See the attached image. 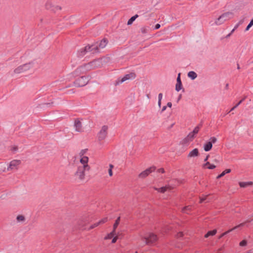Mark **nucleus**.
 Masks as SVG:
<instances>
[{
  "mask_svg": "<svg viewBox=\"0 0 253 253\" xmlns=\"http://www.w3.org/2000/svg\"><path fill=\"white\" fill-rule=\"evenodd\" d=\"M158 106L160 107H161V100H158Z\"/></svg>",
  "mask_w": 253,
  "mask_h": 253,
  "instance_id": "obj_56",
  "label": "nucleus"
},
{
  "mask_svg": "<svg viewBox=\"0 0 253 253\" xmlns=\"http://www.w3.org/2000/svg\"><path fill=\"white\" fill-rule=\"evenodd\" d=\"M81 157L82 158L80 159V162L83 165V166L88 165L87 163L88 161V158L86 156H83Z\"/></svg>",
  "mask_w": 253,
  "mask_h": 253,
  "instance_id": "obj_20",
  "label": "nucleus"
},
{
  "mask_svg": "<svg viewBox=\"0 0 253 253\" xmlns=\"http://www.w3.org/2000/svg\"><path fill=\"white\" fill-rule=\"evenodd\" d=\"M108 126H102L101 130L98 133V138L99 141L104 140L107 135Z\"/></svg>",
  "mask_w": 253,
  "mask_h": 253,
  "instance_id": "obj_7",
  "label": "nucleus"
},
{
  "mask_svg": "<svg viewBox=\"0 0 253 253\" xmlns=\"http://www.w3.org/2000/svg\"><path fill=\"white\" fill-rule=\"evenodd\" d=\"M18 149V147L17 146L12 147L11 149V150L13 152L16 151Z\"/></svg>",
  "mask_w": 253,
  "mask_h": 253,
  "instance_id": "obj_44",
  "label": "nucleus"
},
{
  "mask_svg": "<svg viewBox=\"0 0 253 253\" xmlns=\"http://www.w3.org/2000/svg\"><path fill=\"white\" fill-rule=\"evenodd\" d=\"M239 26H240V25H239L238 23H237V24L235 26V27H234V29H236L237 28H238V27Z\"/></svg>",
  "mask_w": 253,
  "mask_h": 253,
  "instance_id": "obj_55",
  "label": "nucleus"
},
{
  "mask_svg": "<svg viewBox=\"0 0 253 253\" xmlns=\"http://www.w3.org/2000/svg\"><path fill=\"white\" fill-rule=\"evenodd\" d=\"M74 127L76 131L78 132L83 131L82 124L79 118L76 119L74 121Z\"/></svg>",
  "mask_w": 253,
  "mask_h": 253,
  "instance_id": "obj_11",
  "label": "nucleus"
},
{
  "mask_svg": "<svg viewBox=\"0 0 253 253\" xmlns=\"http://www.w3.org/2000/svg\"><path fill=\"white\" fill-rule=\"evenodd\" d=\"M99 224L98 223V222L92 224V225H91L89 228V229H93L94 228H95V227H97L98 225H99Z\"/></svg>",
  "mask_w": 253,
  "mask_h": 253,
  "instance_id": "obj_39",
  "label": "nucleus"
},
{
  "mask_svg": "<svg viewBox=\"0 0 253 253\" xmlns=\"http://www.w3.org/2000/svg\"><path fill=\"white\" fill-rule=\"evenodd\" d=\"M96 62V61H93L92 62H90V63H89L87 64H84L83 66H81L79 67L74 71V74L76 75H78L79 74L84 73V72H85L86 71V70H87L86 68L88 66H92L93 65V64L95 63Z\"/></svg>",
  "mask_w": 253,
  "mask_h": 253,
  "instance_id": "obj_6",
  "label": "nucleus"
},
{
  "mask_svg": "<svg viewBox=\"0 0 253 253\" xmlns=\"http://www.w3.org/2000/svg\"><path fill=\"white\" fill-rule=\"evenodd\" d=\"M109 167H110V169H112V168L114 167L113 165H112V164H110L109 165Z\"/></svg>",
  "mask_w": 253,
  "mask_h": 253,
  "instance_id": "obj_59",
  "label": "nucleus"
},
{
  "mask_svg": "<svg viewBox=\"0 0 253 253\" xmlns=\"http://www.w3.org/2000/svg\"><path fill=\"white\" fill-rule=\"evenodd\" d=\"M183 233H182V232H179V233H178L177 234V237L178 238H182V237H183Z\"/></svg>",
  "mask_w": 253,
  "mask_h": 253,
  "instance_id": "obj_42",
  "label": "nucleus"
},
{
  "mask_svg": "<svg viewBox=\"0 0 253 253\" xmlns=\"http://www.w3.org/2000/svg\"><path fill=\"white\" fill-rule=\"evenodd\" d=\"M85 47L86 48H88L87 49L88 52H91L92 53L99 52L98 46L96 45L95 42L91 44H88Z\"/></svg>",
  "mask_w": 253,
  "mask_h": 253,
  "instance_id": "obj_9",
  "label": "nucleus"
},
{
  "mask_svg": "<svg viewBox=\"0 0 253 253\" xmlns=\"http://www.w3.org/2000/svg\"><path fill=\"white\" fill-rule=\"evenodd\" d=\"M195 135L192 132L189 133L187 137L182 140V143L184 144L191 141L194 139Z\"/></svg>",
  "mask_w": 253,
  "mask_h": 253,
  "instance_id": "obj_17",
  "label": "nucleus"
},
{
  "mask_svg": "<svg viewBox=\"0 0 253 253\" xmlns=\"http://www.w3.org/2000/svg\"><path fill=\"white\" fill-rule=\"evenodd\" d=\"M206 199H207V198H206V197H205V198H201V199H200V202L201 203H202V202H203L204 201L206 200Z\"/></svg>",
  "mask_w": 253,
  "mask_h": 253,
  "instance_id": "obj_50",
  "label": "nucleus"
},
{
  "mask_svg": "<svg viewBox=\"0 0 253 253\" xmlns=\"http://www.w3.org/2000/svg\"><path fill=\"white\" fill-rule=\"evenodd\" d=\"M191 210V206H188L183 208L182 211L183 212L188 213V211Z\"/></svg>",
  "mask_w": 253,
  "mask_h": 253,
  "instance_id": "obj_28",
  "label": "nucleus"
},
{
  "mask_svg": "<svg viewBox=\"0 0 253 253\" xmlns=\"http://www.w3.org/2000/svg\"><path fill=\"white\" fill-rule=\"evenodd\" d=\"M90 80L89 76H83L77 78L74 82L75 86L79 87L85 85Z\"/></svg>",
  "mask_w": 253,
  "mask_h": 253,
  "instance_id": "obj_2",
  "label": "nucleus"
},
{
  "mask_svg": "<svg viewBox=\"0 0 253 253\" xmlns=\"http://www.w3.org/2000/svg\"><path fill=\"white\" fill-rule=\"evenodd\" d=\"M247 244V242L244 240H242L240 243V246H245Z\"/></svg>",
  "mask_w": 253,
  "mask_h": 253,
  "instance_id": "obj_38",
  "label": "nucleus"
},
{
  "mask_svg": "<svg viewBox=\"0 0 253 253\" xmlns=\"http://www.w3.org/2000/svg\"><path fill=\"white\" fill-rule=\"evenodd\" d=\"M202 126H203V124H202V123L201 122L196 127H195V128L193 130L192 132L195 134L198 133L200 128Z\"/></svg>",
  "mask_w": 253,
  "mask_h": 253,
  "instance_id": "obj_26",
  "label": "nucleus"
},
{
  "mask_svg": "<svg viewBox=\"0 0 253 253\" xmlns=\"http://www.w3.org/2000/svg\"><path fill=\"white\" fill-rule=\"evenodd\" d=\"M87 149H83V150H82L80 151V153H79V155H80V157H83V156H84V154H85V153H86V152H87Z\"/></svg>",
  "mask_w": 253,
  "mask_h": 253,
  "instance_id": "obj_35",
  "label": "nucleus"
},
{
  "mask_svg": "<svg viewBox=\"0 0 253 253\" xmlns=\"http://www.w3.org/2000/svg\"><path fill=\"white\" fill-rule=\"evenodd\" d=\"M233 13L232 12H226L221 14L215 21L216 25H221L225 21L228 20L233 17Z\"/></svg>",
  "mask_w": 253,
  "mask_h": 253,
  "instance_id": "obj_1",
  "label": "nucleus"
},
{
  "mask_svg": "<svg viewBox=\"0 0 253 253\" xmlns=\"http://www.w3.org/2000/svg\"><path fill=\"white\" fill-rule=\"evenodd\" d=\"M108 172H109V174L110 176H112L113 175V172H112V170L111 169H109V170H108Z\"/></svg>",
  "mask_w": 253,
  "mask_h": 253,
  "instance_id": "obj_49",
  "label": "nucleus"
},
{
  "mask_svg": "<svg viewBox=\"0 0 253 253\" xmlns=\"http://www.w3.org/2000/svg\"><path fill=\"white\" fill-rule=\"evenodd\" d=\"M236 29H234V28L231 31V32H230V33H231V34L234 32V31Z\"/></svg>",
  "mask_w": 253,
  "mask_h": 253,
  "instance_id": "obj_63",
  "label": "nucleus"
},
{
  "mask_svg": "<svg viewBox=\"0 0 253 253\" xmlns=\"http://www.w3.org/2000/svg\"><path fill=\"white\" fill-rule=\"evenodd\" d=\"M212 147V144L211 142H207L204 145V149L206 152L210 151Z\"/></svg>",
  "mask_w": 253,
  "mask_h": 253,
  "instance_id": "obj_19",
  "label": "nucleus"
},
{
  "mask_svg": "<svg viewBox=\"0 0 253 253\" xmlns=\"http://www.w3.org/2000/svg\"><path fill=\"white\" fill-rule=\"evenodd\" d=\"M187 75L188 77L191 78L192 80L195 79L197 77V74L194 71L189 72Z\"/></svg>",
  "mask_w": 253,
  "mask_h": 253,
  "instance_id": "obj_23",
  "label": "nucleus"
},
{
  "mask_svg": "<svg viewBox=\"0 0 253 253\" xmlns=\"http://www.w3.org/2000/svg\"><path fill=\"white\" fill-rule=\"evenodd\" d=\"M135 74L134 73H131L128 74L126 75L123 78L121 79L120 81H119L117 83V84H122V83L124 82L125 81L129 80L131 78H135Z\"/></svg>",
  "mask_w": 253,
  "mask_h": 253,
  "instance_id": "obj_14",
  "label": "nucleus"
},
{
  "mask_svg": "<svg viewBox=\"0 0 253 253\" xmlns=\"http://www.w3.org/2000/svg\"><path fill=\"white\" fill-rule=\"evenodd\" d=\"M167 106H168V107H169V108H171V106H172V103H171V102H168V103H167Z\"/></svg>",
  "mask_w": 253,
  "mask_h": 253,
  "instance_id": "obj_51",
  "label": "nucleus"
},
{
  "mask_svg": "<svg viewBox=\"0 0 253 253\" xmlns=\"http://www.w3.org/2000/svg\"><path fill=\"white\" fill-rule=\"evenodd\" d=\"M158 239L157 236L153 233H149L143 238V241L147 245H151L155 243Z\"/></svg>",
  "mask_w": 253,
  "mask_h": 253,
  "instance_id": "obj_5",
  "label": "nucleus"
},
{
  "mask_svg": "<svg viewBox=\"0 0 253 253\" xmlns=\"http://www.w3.org/2000/svg\"><path fill=\"white\" fill-rule=\"evenodd\" d=\"M216 167V166L214 165H211L210 164L209 166L207 167V169H215Z\"/></svg>",
  "mask_w": 253,
  "mask_h": 253,
  "instance_id": "obj_41",
  "label": "nucleus"
},
{
  "mask_svg": "<svg viewBox=\"0 0 253 253\" xmlns=\"http://www.w3.org/2000/svg\"><path fill=\"white\" fill-rule=\"evenodd\" d=\"M150 28L149 27L144 26L141 28L140 30L142 34H145L148 33Z\"/></svg>",
  "mask_w": 253,
  "mask_h": 253,
  "instance_id": "obj_27",
  "label": "nucleus"
},
{
  "mask_svg": "<svg viewBox=\"0 0 253 253\" xmlns=\"http://www.w3.org/2000/svg\"><path fill=\"white\" fill-rule=\"evenodd\" d=\"M160 27H161L160 24H157L155 26V27H154V30H157V29H159L160 28Z\"/></svg>",
  "mask_w": 253,
  "mask_h": 253,
  "instance_id": "obj_45",
  "label": "nucleus"
},
{
  "mask_svg": "<svg viewBox=\"0 0 253 253\" xmlns=\"http://www.w3.org/2000/svg\"><path fill=\"white\" fill-rule=\"evenodd\" d=\"M210 162H207V163H205V164H204L203 165V168H207L208 166H210Z\"/></svg>",
  "mask_w": 253,
  "mask_h": 253,
  "instance_id": "obj_46",
  "label": "nucleus"
},
{
  "mask_svg": "<svg viewBox=\"0 0 253 253\" xmlns=\"http://www.w3.org/2000/svg\"><path fill=\"white\" fill-rule=\"evenodd\" d=\"M118 239V238L117 237H115L113 238L112 240V243H115L116 242L117 240Z\"/></svg>",
  "mask_w": 253,
  "mask_h": 253,
  "instance_id": "obj_48",
  "label": "nucleus"
},
{
  "mask_svg": "<svg viewBox=\"0 0 253 253\" xmlns=\"http://www.w3.org/2000/svg\"><path fill=\"white\" fill-rule=\"evenodd\" d=\"M246 222H243V223H242L240 224H239L237 226H235L234 227H233V228L231 229H229L228 230V231L223 233L222 234H221L218 237V239H221V238H222L223 236L226 235L227 234H228V233H230L231 231L236 229H238L239 228H240V227H243L245 224H246Z\"/></svg>",
  "mask_w": 253,
  "mask_h": 253,
  "instance_id": "obj_10",
  "label": "nucleus"
},
{
  "mask_svg": "<svg viewBox=\"0 0 253 253\" xmlns=\"http://www.w3.org/2000/svg\"><path fill=\"white\" fill-rule=\"evenodd\" d=\"M87 49V48L85 46L84 47L79 50L77 52L78 57L79 58L83 57L87 52H88Z\"/></svg>",
  "mask_w": 253,
  "mask_h": 253,
  "instance_id": "obj_15",
  "label": "nucleus"
},
{
  "mask_svg": "<svg viewBox=\"0 0 253 253\" xmlns=\"http://www.w3.org/2000/svg\"><path fill=\"white\" fill-rule=\"evenodd\" d=\"M168 188V187L165 186V187H162L159 188H157V189H156V190L160 193H164L167 191Z\"/></svg>",
  "mask_w": 253,
  "mask_h": 253,
  "instance_id": "obj_30",
  "label": "nucleus"
},
{
  "mask_svg": "<svg viewBox=\"0 0 253 253\" xmlns=\"http://www.w3.org/2000/svg\"><path fill=\"white\" fill-rule=\"evenodd\" d=\"M180 75H181L180 73H179L178 74V76H177V79H176V82H177L176 83H182L181 81V79H180Z\"/></svg>",
  "mask_w": 253,
  "mask_h": 253,
  "instance_id": "obj_40",
  "label": "nucleus"
},
{
  "mask_svg": "<svg viewBox=\"0 0 253 253\" xmlns=\"http://www.w3.org/2000/svg\"><path fill=\"white\" fill-rule=\"evenodd\" d=\"M157 171H158V172L163 173L165 172V170L163 168H160L158 169Z\"/></svg>",
  "mask_w": 253,
  "mask_h": 253,
  "instance_id": "obj_43",
  "label": "nucleus"
},
{
  "mask_svg": "<svg viewBox=\"0 0 253 253\" xmlns=\"http://www.w3.org/2000/svg\"><path fill=\"white\" fill-rule=\"evenodd\" d=\"M16 219L18 221H24L25 220V218L22 215H19L17 216Z\"/></svg>",
  "mask_w": 253,
  "mask_h": 253,
  "instance_id": "obj_33",
  "label": "nucleus"
},
{
  "mask_svg": "<svg viewBox=\"0 0 253 253\" xmlns=\"http://www.w3.org/2000/svg\"><path fill=\"white\" fill-rule=\"evenodd\" d=\"M115 231L113 230V231L108 235L107 237H106L105 238V239H111L113 237H114V236L115 235Z\"/></svg>",
  "mask_w": 253,
  "mask_h": 253,
  "instance_id": "obj_32",
  "label": "nucleus"
},
{
  "mask_svg": "<svg viewBox=\"0 0 253 253\" xmlns=\"http://www.w3.org/2000/svg\"><path fill=\"white\" fill-rule=\"evenodd\" d=\"M167 106H164L162 108V109L161 110V112H164L165 110H166V108H167Z\"/></svg>",
  "mask_w": 253,
  "mask_h": 253,
  "instance_id": "obj_52",
  "label": "nucleus"
},
{
  "mask_svg": "<svg viewBox=\"0 0 253 253\" xmlns=\"http://www.w3.org/2000/svg\"><path fill=\"white\" fill-rule=\"evenodd\" d=\"M90 167L88 165L85 166H79L78 169L75 173V175L79 177L81 180H83L84 178V172L85 170H89Z\"/></svg>",
  "mask_w": 253,
  "mask_h": 253,
  "instance_id": "obj_3",
  "label": "nucleus"
},
{
  "mask_svg": "<svg viewBox=\"0 0 253 253\" xmlns=\"http://www.w3.org/2000/svg\"><path fill=\"white\" fill-rule=\"evenodd\" d=\"M230 172H231V169H226L225 170L222 171L220 174H219L217 176V178L219 179V178L222 177V176H223L226 173H230Z\"/></svg>",
  "mask_w": 253,
  "mask_h": 253,
  "instance_id": "obj_25",
  "label": "nucleus"
},
{
  "mask_svg": "<svg viewBox=\"0 0 253 253\" xmlns=\"http://www.w3.org/2000/svg\"><path fill=\"white\" fill-rule=\"evenodd\" d=\"M21 163L20 160H13L12 161L9 165L8 167L7 168V170H11L14 169H17V167Z\"/></svg>",
  "mask_w": 253,
  "mask_h": 253,
  "instance_id": "obj_12",
  "label": "nucleus"
},
{
  "mask_svg": "<svg viewBox=\"0 0 253 253\" xmlns=\"http://www.w3.org/2000/svg\"><path fill=\"white\" fill-rule=\"evenodd\" d=\"M253 25V19H252L250 22L249 23V24H248V25L247 26V27H246V29H245V31H248L250 28Z\"/></svg>",
  "mask_w": 253,
  "mask_h": 253,
  "instance_id": "obj_34",
  "label": "nucleus"
},
{
  "mask_svg": "<svg viewBox=\"0 0 253 253\" xmlns=\"http://www.w3.org/2000/svg\"><path fill=\"white\" fill-rule=\"evenodd\" d=\"M156 169V167L154 166L151 167L141 172L139 174V177L144 178L147 176L150 173L154 171Z\"/></svg>",
  "mask_w": 253,
  "mask_h": 253,
  "instance_id": "obj_8",
  "label": "nucleus"
},
{
  "mask_svg": "<svg viewBox=\"0 0 253 253\" xmlns=\"http://www.w3.org/2000/svg\"><path fill=\"white\" fill-rule=\"evenodd\" d=\"M182 88V83H176L175 85V90L177 91H180Z\"/></svg>",
  "mask_w": 253,
  "mask_h": 253,
  "instance_id": "obj_31",
  "label": "nucleus"
},
{
  "mask_svg": "<svg viewBox=\"0 0 253 253\" xmlns=\"http://www.w3.org/2000/svg\"><path fill=\"white\" fill-rule=\"evenodd\" d=\"M120 221V217H118L115 221V223L113 225V230H116V229L117 228L118 225L119 224Z\"/></svg>",
  "mask_w": 253,
  "mask_h": 253,
  "instance_id": "obj_29",
  "label": "nucleus"
},
{
  "mask_svg": "<svg viewBox=\"0 0 253 253\" xmlns=\"http://www.w3.org/2000/svg\"><path fill=\"white\" fill-rule=\"evenodd\" d=\"M239 185L241 187L245 188L248 186H251L253 185V182L252 181L248 182H239Z\"/></svg>",
  "mask_w": 253,
  "mask_h": 253,
  "instance_id": "obj_18",
  "label": "nucleus"
},
{
  "mask_svg": "<svg viewBox=\"0 0 253 253\" xmlns=\"http://www.w3.org/2000/svg\"><path fill=\"white\" fill-rule=\"evenodd\" d=\"M163 97V94L162 93H160L158 95V100H162Z\"/></svg>",
  "mask_w": 253,
  "mask_h": 253,
  "instance_id": "obj_47",
  "label": "nucleus"
},
{
  "mask_svg": "<svg viewBox=\"0 0 253 253\" xmlns=\"http://www.w3.org/2000/svg\"><path fill=\"white\" fill-rule=\"evenodd\" d=\"M96 45L98 46V51L99 52V48H103L108 43V40L106 39H103L100 42H95Z\"/></svg>",
  "mask_w": 253,
  "mask_h": 253,
  "instance_id": "obj_13",
  "label": "nucleus"
},
{
  "mask_svg": "<svg viewBox=\"0 0 253 253\" xmlns=\"http://www.w3.org/2000/svg\"><path fill=\"white\" fill-rule=\"evenodd\" d=\"M199 155V150L198 148H195L191 151H190L188 155V158L195 157H198Z\"/></svg>",
  "mask_w": 253,
  "mask_h": 253,
  "instance_id": "obj_16",
  "label": "nucleus"
},
{
  "mask_svg": "<svg viewBox=\"0 0 253 253\" xmlns=\"http://www.w3.org/2000/svg\"><path fill=\"white\" fill-rule=\"evenodd\" d=\"M138 17L137 14H135V15L132 16L127 21V24L128 25H130L132 24L133 21Z\"/></svg>",
  "mask_w": 253,
  "mask_h": 253,
  "instance_id": "obj_24",
  "label": "nucleus"
},
{
  "mask_svg": "<svg viewBox=\"0 0 253 253\" xmlns=\"http://www.w3.org/2000/svg\"><path fill=\"white\" fill-rule=\"evenodd\" d=\"M217 141V139L215 137H211L210 139L209 142H211V144L215 143Z\"/></svg>",
  "mask_w": 253,
  "mask_h": 253,
  "instance_id": "obj_36",
  "label": "nucleus"
},
{
  "mask_svg": "<svg viewBox=\"0 0 253 253\" xmlns=\"http://www.w3.org/2000/svg\"><path fill=\"white\" fill-rule=\"evenodd\" d=\"M32 67V63L29 62L18 66L14 69V73L20 74L29 70Z\"/></svg>",
  "mask_w": 253,
  "mask_h": 253,
  "instance_id": "obj_4",
  "label": "nucleus"
},
{
  "mask_svg": "<svg viewBox=\"0 0 253 253\" xmlns=\"http://www.w3.org/2000/svg\"><path fill=\"white\" fill-rule=\"evenodd\" d=\"M228 86H229V84H226V85H225V88L226 89H227L228 88Z\"/></svg>",
  "mask_w": 253,
  "mask_h": 253,
  "instance_id": "obj_60",
  "label": "nucleus"
},
{
  "mask_svg": "<svg viewBox=\"0 0 253 253\" xmlns=\"http://www.w3.org/2000/svg\"><path fill=\"white\" fill-rule=\"evenodd\" d=\"M173 126V124H172V125H171V126H170V127H172V126Z\"/></svg>",
  "mask_w": 253,
  "mask_h": 253,
  "instance_id": "obj_64",
  "label": "nucleus"
},
{
  "mask_svg": "<svg viewBox=\"0 0 253 253\" xmlns=\"http://www.w3.org/2000/svg\"><path fill=\"white\" fill-rule=\"evenodd\" d=\"M181 94H180V95H179L178 97V99H177V102H178V101H179V100L181 99Z\"/></svg>",
  "mask_w": 253,
  "mask_h": 253,
  "instance_id": "obj_57",
  "label": "nucleus"
},
{
  "mask_svg": "<svg viewBox=\"0 0 253 253\" xmlns=\"http://www.w3.org/2000/svg\"><path fill=\"white\" fill-rule=\"evenodd\" d=\"M107 217H105V218H104L103 219L100 220L99 221H98V223L99 224H103L105 222H106L107 221Z\"/></svg>",
  "mask_w": 253,
  "mask_h": 253,
  "instance_id": "obj_37",
  "label": "nucleus"
},
{
  "mask_svg": "<svg viewBox=\"0 0 253 253\" xmlns=\"http://www.w3.org/2000/svg\"><path fill=\"white\" fill-rule=\"evenodd\" d=\"M243 22H244V19H242V20H240L238 23L240 25L242 24L243 23Z\"/></svg>",
  "mask_w": 253,
  "mask_h": 253,
  "instance_id": "obj_53",
  "label": "nucleus"
},
{
  "mask_svg": "<svg viewBox=\"0 0 253 253\" xmlns=\"http://www.w3.org/2000/svg\"><path fill=\"white\" fill-rule=\"evenodd\" d=\"M231 35H232V34H231V33H230L229 34H228L226 36V38H229V37H230V36H231Z\"/></svg>",
  "mask_w": 253,
  "mask_h": 253,
  "instance_id": "obj_58",
  "label": "nucleus"
},
{
  "mask_svg": "<svg viewBox=\"0 0 253 253\" xmlns=\"http://www.w3.org/2000/svg\"><path fill=\"white\" fill-rule=\"evenodd\" d=\"M217 231L216 229H213L212 230L209 231L205 235V238H208L210 236H213L215 235Z\"/></svg>",
  "mask_w": 253,
  "mask_h": 253,
  "instance_id": "obj_21",
  "label": "nucleus"
},
{
  "mask_svg": "<svg viewBox=\"0 0 253 253\" xmlns=\"http://www.w3.org/2000/svg\"><path fill=\"white\" fill-rule=\"evenodd\" d=\"M237 69H240V65H239V64H237Z\"/></svg>",
  "mask_w": 253,
  "mask_h": 253,
  "instance_id": "obj_62",
  "label": "nucleus"
},
{
  "mask_svg": "<svg viewBox=\"0 0 253 253\" xmlns=\"http://www.w3.org/2000/svg\"><path fill=\"white\" fill-rule=\"evenodd\" d=\"M247 98V96H244L238 103H237L234 107H233L231 110L228 112L230 113V112L235 110L239 105H240Z\"/></svg>",
  "mask_w": 253,
  "mask_h": 253,
  "instance_id": "obj_22",
  "label": "nucleus"
},
{
  "mask_svg": "<svg viewBox=\"0 0 253 253\" xmlns=\"http://www.w3.org/2000/svg\"><path fill=\"white\" fill-rule=\"evenodd\" d=\"M209 157H210V155H207V156H206V157L205 158V159H204V162H207V161H208V159H209Z\"/></svg>",
  "mask_w": 253,
  "mask_h": 253,
  "instance_id": "obj_54",
  "label": "nucleus"
},
{
  "mask_svg": "<svg viewBox=\"0 0 253 253\" xmlns=\"http://www.w3.org/2000/svg\"><path fill=\"white\" fill-rule=\"evenodd\" d=\"M247 253H253V250H250L249 251H248L247 252Z\"/></svg>",
  "mask_w": 253,
  "mask_h": 253,
  "instance_id": "obj_61",
  "label": "nucleus"
}]
</instances>
